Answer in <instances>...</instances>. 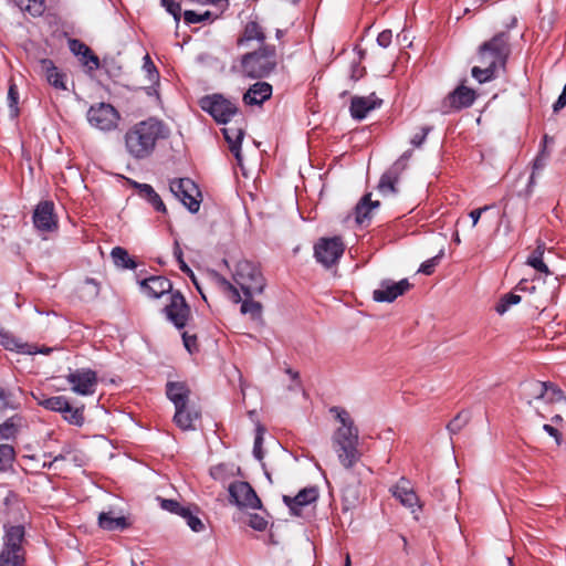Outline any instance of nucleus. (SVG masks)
<instances>
[{"instance_id": "obj_1", "label": "nucleus", "mask_w": 566, "mask_h": 566, "mask_svg": "<svg viewBox=\"0 0 566 566\" xmlns=\"http://www.w3.org/2000/svg\"><path fill=\"white\" fill-rule=\"evenodd\" d=\"M168 130L163 122L147 118L130 126L124 135L125 150L129 157L143 160L151 156L157 142L166 138Z\"/></svg>"}, {"instance_id": "obj_2", "label": "nucleus", "mask_w": 566, "mask_h": 566, "mask_svg": "<svg viewBox=\"0 0 566 566\" xmlns=\"http://www.w3.org/2000/svg\"><path fill=\"white\" fill-rule=\"evenodd\" d=\"M336 419L342 423L333 433L332 441L334 450L340 464L345 469L353 468L360 459L358 450V429L354 424L349 413L342 407H332L329 409Z\"/></svg>"}, {"instance_id": "obj_3", "label": "nucleus", "mask_w": 566, "mask_h": 566, "mask_svg": "<svg viewBox=\"0 0 566 566\" xmlns=\"http://www.w3.org/2000/svg\"><path fill=\"white\" fill-rule=\"evenodd\" d=\"M279 64L274 45L263 44L258 50L240 57V72L249 78H264L273 73Z\"/></svg>"}, {"instance_id": "obj_4", "label": "nucleus", "mask_w": 566, "mask_h": 566, "mask_svg": "<svg viewBox=\"0 0 566 566\" xmlns=\"http://www.w3.org/2000/svg\"><path fill=\"white\" fill-rule=\"evenodd\" d=\"M511 53L510 34L502 31L483 42L478 50V62L497 71L504 67Z\"/></svg>"}, {"instance_id": "obj_5", "label": "nucleus", "mask_w": 566, "mask_h": 566, "mask_svg": "<svg viewBox=\"0 0 566 566\" xmlns=\"http://www.w3.org/2000/svg\"><path fill=\"white\" fill-rule=\"evenodd\" d=\"M197 322L191 313L190 306L187 304L186 298L179 293V332L182 339L185 349L190 356H196L200 353V343L198 340V327L202 323V317L197 314Z\"/></svg>"}, {"instance_id": "obj_6", "label": "nucleus", "mask_w": 566, "mask_h": 566, "mask_svg": "<svg viewBox=\"0 0 566 566\" xmlns=\"http://www.w3.org/2000/svg\"><path fill=\"white\" fill-rule=\"evenodd\" d=\"M233 280L245 297L261 294L265 287V279L259 265L248 260L237 263Z\"/></svg>"}, {"instance_id": "obj_7", "label": "nucleus", "mask_w": 566, "mask_h": 566, "mask_svg": "<svg viewBox=\"0 0 566 566\" xmlns=\"http://www.w3.org/2000/svg\"><path fill=\"white\" fill-rule=\"evenodd\" d=\"M199 105L201 109L208 113L218 124L227 125L237 115L243 117L238 104L219 93L201 97Z\"/></svg>"}, {"instance_id": "obj_8", "label": "nucleus", "mask_w": 566, "mask_h": 566, "mask_svg": "<svg viewBox=\"0 0 566 566\" xmlns=\"http://www.w3.org/2000/svg\"><path fill=\"white\" fill-rule=\"evenodd\" d=\"M202 409L185 382L179 381V429L195 431L200 428Z\"/></svg>"}, {"instance_id": "obj_9", "label": "nucleus", "mask_w": 566, "mask_h": 566, "mask_svg": "<svg viewBox=\"0 0 566 566\" xmlns=\"http://www.w3.org/2000/svg\"><path fill=\"white\" fill-rule=\"evenodd\" d=\"M142 289L149 296L159 298L165 294L169 295V304L165 305L163 312L166 317L177 326V292H172V283L165 276H150L140 283Z\"/></svg>"}, {"instance_id": "obj_10", "label": "nucleus", "mask_w": 566, "mask_h": 566, "mask_svg": "<svg viewBox=\"0 0 566 566\" xmlns=\"http://www.w3.org/2000/svg\"><path fill=\"white\" fill-rule=\"evenodd\" d=\"M520 397L527 405H531L533 400L539 399L546 402L560 400L564 398V395L563 391L551 381L530 379L521 384Z\"/></svg>"}, {"instance_id": "obj_11", "label": "nucleus", "mask_w": 566, "mask_h": 566, "mask_svg": "<svg viewBox=\"0 0 566 566\" xmlns=\"http://www.w3.org/2000/svg\"><path fill=\"white\" fill-rule=\"evenodd\" d=\"M87 120L91 126L99 130L111 132L117 128L120 114L113 105L101 102L88 108Z\"/></svg>"}, {"instance_id": "obj_12", "label": "nucleus", "mask_w": 566, "mask_h": 566, "mask_svg": "<svg viewBox=\"0 0 566 566\" xmlns=\"http://www.w3.org/2000/svg\"><path fill=\"white\" fill-rule=\"evenodd\" d=\"M345 245L339 237L322 238L314 245V256L325 268L336 264L343 256Z\"/></svg>"}, {"instance_id": "obj_13", "label": "nucleus", "mask_w": 566, "mask_h": 566, "mask_svg": "<svg viewBox=\"0 0 566 566\" xmlns=\"http://www.w3.org/2000/svg\"><path fill=\"white\" fill-rule=\"evenodd\" d=\"M71 390L81 396H91L97 386V374L90 368H78L65 376Z\"/></svg>"}, {"instance_id": "obj_14", "label": "nucleus", "mask_w": 566, "mask_h": 566, "mask_svg": "<svg viewBox=\"0 0 566 566\" xmlns=\"http://www.w3.org/2000/svg\"><path fill=\"white\" fill-rule=\"evenodd\" d=\"M476 99V92L473 88L461 84L450 92L441 102V112L450 114L455 111L471 107Z\"/></svg>"}, {"instance_id": "obj_15", "label": "nucleus", "mask_w": 566, "mask_h": 566, "mask_svg": "<svg viewBox=\"0 0 566 566\" xmlns=\"http://www.w3.org/2000/svg\"><path fill=\"white\" fill-rule=\"evenodd\" d=\"M32 221L39 232L50 233L56 231L59 228V219L53 201H40L34 208Z\"/></svg>"}, {"instance_id": "obj_16", "label": "nucleus", "mask_w": 566, "mask_h": 566, "mask_svg": "<svg viewBox=\"0 0 566 566\" xmlns=\"http://www.w3.org/2000/svg\"><path fill=\"white\" fill-rule=\"evenodd\" d=\"M228 491L230 501L238 507H249L253 510H259L262 507L261 500L248 482H233L229 485Z\"/></svg>"}, {"instance_id": "obj_17", "label": "nucleus", "mask_w": 566, "mask_h": 566, "mask_svg": "<svg viewBox=\"0 0 566 566\" xmlns=\"http://www.w3.org/2000/svg\"><path fill=\"white\" fill-rule=\"evenodd\" d=\"M203 195L198 184L190 178H179V202L191 214L200 211Z\"/></svg>"}, {"instance_id": "obj_18", "label": "nucleus", "mask_w": 566, "mask_h": 566, "mask_svg": "<svg viewBox=\"0 0 566 566\" xmlns=\"http://www.w3.org/2000/svg\"><path fill=\"white\" fill-rule=\"evenodd\" d=\"M411 287L408 279L398 282L386 279L379 283V287L373 292L374 301L378 303H391L398 296L405 294Z\"/></svg>"}, {"instance_id": "obj_19", "label": "nucleus", "mask_w": 566, "mask_h": 566, "mask_svg": "<svg viewBox=\"0 0 566 566\" xmlns=\"http://www.w3.org/2000/svg\"><path fill=\"white\" fill-rule=\"evenodd\" d=\"M241 123H244L243 117H241ZM221 132L229 146V150L234 156L238 165H241L243 160L241 146L245 135V126L235 120L233 125L223 127Z\"/></svg>"}, {"instance_id": "obj_20", "label": "nucleus", "mask_w": 566, "mask_h": 566, "mask_svg": "<svg viewBox=\"0 0 566 566\" xmlns=\"http://www.w3.org/2000/svg\"><path fill=\"white\" fill-rule=\"evenodd\" d=\"M390 492L392 496L398 500L401 505L409 509L411 513L421 509L419 497L406 478H401L397 484L391 486Z\"/></svg>"}, {"instance_id": "obj_21", "label": "nucleus", "mask_w": 566, "mask_h": 566, "mask_svg": "<svg viewBox=\"0 0 566 566\" xmlns=\"http://www.w3.org/2000/svg\"><path fill=\"white\" fill-rule=\"evenodd\" d=\"M318 499L316 486L304 488L295 496L283 495V502L289 507L292 515L300 516L301 510Z\"/></svg>"}, {"instance_id": "obj_22", "label": "nucleus", "mask_w": 566, "mask_h": 566, "mask_svg": "<svg viewBox=\"0 0 566 566\" xmlns=\"http://www.w3.org/2000/svg\"><path fill=\"white\" fill-rule=\"evenodd\" d=\"M382 99L378 98L375 93L368 96H354L350 102V116L356 120H363L373 109L380 107Z\"/></svg>"}, {"instance_id": "obj_23", "label": "nucleus", "mask_w": 566, "mask_h": 566, "mask_svg": "<svg viewBox=\"0 0 566 566\" xmlns=\"http://www.w3.org/2000/svg\"><path fill=\"white\" fill-rule=\"evenodd\" d=\"M69 49L78 57L81 64L90 71L99 69L101 64L98 56L83 41L78 39H69Z\"/></svg>"}, {"instance_id": "obj_24", "label": "nucleus", "mask_w": 566, "mask_h": 566, "mask_svg": "<svg viewBox=\"0 0 566 566\" xmlns=\"http://www.w3.org/2000/svg\"><path fill=\"white\" fill-rule=\"evenodd\" d=\"M273 93L272 85L268 82L259 81L252 84L243 94L242 101L248 106H261L271 98Z\"/></svg>"}, {"instance_id": "obj_25", "label": "nucleus", "mask_w": 566, "mask_h": 566, "mask_svg": "<svg viewBox=\"0 0 566 566\" xmlns=\"http://www.w3.org/2000/svg\"><path fill=\"white\" fill-rule=\"evenodd\" d=\"M403 170L405 164L402 160H396L391 167L381 175L378 182V190L384 195L396 193V184Z\"/></svg>"}, {"instance_id": "obj_26", "label": "nucleus", "mask_w": 566, "mask_h": 566, "mask_svg": "<svg viewBox=\"0 0 566 566\" xmlns=\"http://www.w3.org/2000/svg\"><path fill=\"white\" fill-rule=\"evenodd\" d=\"M3 545L2 547L19 551H25V530L22 525H9L3 526Z\"/></svg>"}, {"instance_id": "obj_27", "label": "nucleus", "mask_w": 566, "mask_h": 566, "mask_svg": "<svg viewBox=\"0 0 566 566\" xmlns=\"http://www.w3.org/2000/svg\"><path fill=\"white\" fill-rule=\"evenodd\" d=\"M40 67L45 76L48 83L56 90H66L65 78L66 75L59 71L54 62L50 59H42L40 61Z\"/></svg>"}, {"instance_id": "obj_28", "label": "nucleus", "mask_w": 566, "mask_h": 566, "mask_svg": "<svg viewBox=\"0 0 566 566\" xmlns=\"http://www.w3.org/2000/svg\"><path fill=\"white\" fill-rule=\"evenodd\" d=\"M0 345L8 350H14L20 354L34 355L36 345L21 342L13 334L0 327Z\"/></svg>"}, {"instance_id": "obj_29", "label": "nucleus", "mask_w": 566, "mask_h": 566, "mask_svg": "<svg viewBox=\"0 0 566 566\" xmlns=\"http://www.w3.org/2000/svg\"><path fill=\"white\" fill-rule=\"evenodd\" d=\"M201 511L198 506H181L179 505V517L185 520L186 524L192 532L200 533L205 531L206 525L200 517Z\"/></svg>"}, {"instance_id": "obj_30", "label": "nucleus", "mask_w": 566, "mask_h": 566, "mask_svg": "<svg viewBox=\"0 0 566 566\" xmlns=\"http://www.w3.org/2000/svg\"><path fill=\"white\" fill-rule=\"evenodd\" d=\"M98 526L105 531H124L130 526V522L125 516H115L112 511L102 512L98 515Z\"/></svg>"}, {"instance_id": "obj_31", "label": "nucleus", "mask_w": 566, "mask_h": 566, "mask_svg": "<svg viewBox=\"0 0 566 566\" xmlns=\"http://www.w3.org/2000/svg\"><path fill=\"white\" fill-rule=\"evenodd\" d=\"M265 33L262 27L256 21H249L242 34L237 40L239 48L244 46L250 41H258L261 45L265 44Z\"/></svg>"}, {"instance_id": "obj_32", "label": "nucleus", "mask_w": 566, "mask_h": 566, "mask_svg": "<svg viewBox=\"0 0 566 566\" xmlns=\"http://www.w3.org/2000/svg\"><path fill=\"white\" fill-rule=\"evenodd\" d=\"M379 206L380 202L378 200H371L370 193H366L365 196H363V198L358 201V203L355 207L356 222L361 226L365 222L369 221L371 218L373 210L378 208Z\"/></svg>"}, {"instance_id": "obj_33", "label": "nucleus", "mask_w": 566, "mask_h": 566, "mask_svg": "<svg viewBox=\"0 0 566 566\" xmlns=\"http://www.w3.org/2000/svg\"><path fill=\"white\" fill-rule=\"evenodd\" d=\"M133 187L137 189V193L146 199L157 211L166 212V206L159 195L148 184L132 182Z\"/></svg>"}, {"instance_id": "obj_34", "label": "nucleus", "mask_w": 566, "mask_h": 566, "mask_svg": "<svg viewBox=\"0 0 566 566\" xmlns=\"http://www.w3.org/2000/svg\"><path fill=\"white\" fill-rule=\"evenodd\" d=\"M22 427V417L14 415L0 424V440H15L20 428Z\"/></svg>"}, {"instance_id": "obj_35", "label": "nucleus", "mask_w": 566, "mask_h": 566, "mask_svg": "<svg viewBox=\"0 0 566 566\" xmlns=\"http://www.w3.org/2000/svg\"><path fill=\"white\" fill-rule=\"evenodd\" d=\"M184 21L187 25L196 24V23H212L221 17L220 13H216L209 10L203 12H198L195 10H185L184 11Z\"/></svg>"}, {"instance_id": "obj_36", "label": "nucleus", "mask_w": 566, "mask_h": 566, "mask_svg": "<svg viewBox=\"0 0 566 566\" xmlns=\"http://www.w3.org/2000/svg\"><path fill=\"white\" fill-rule=\"evenodd\" d=\"M235 471L239 472L240 468L235 467L233 463H219L212 465L209 470V473L214 481L224 483L234 476Z\"/></svg>"}, {"instance_id": "obj_37", "label": "nucleus", "mask_w": 566, "mask_h": 566, "mask_svg": "<svg viewBox=\"0 0 566 566\" xmlns=\"http://www.w3.org/2000/svg\"><path fill=\"white\" fill-rule=\"evenodd\" d=\"M25 564V551L14 552L9 548L2 547L0 551V566H24Z\"/></svg>"}, {"instance_id": "obj_38", "label": "nucleus", "mask_w": 566, "mask_h": 566, "mask_svg": "<svg viewBox=\"0 0 566 566\" xmlns=\"http://www.w3.org/2000/svg\"><path fill=\"white\" fill-rule=\"evenodd\" d=\"M14 4L32 17H40L45 10L44 0H13Z\"/></svg>"}, {"instance_id": "obj_39", "label": "nucleus", "mask_w": 566, "mask_h": 566, "mask_svg": "<svg viewBox=\"0 0 566 566\" xmlns=\"http://www.w3.org/2000/svg\"><path fill=\"white\" fill-rule=\"evenodd\" d=\"M212 275H213L214 282L217 283V285L219 286V289L222 292L229 294V296L231 297V300L234 303L241 302V295H240L239 290L228 279H226L224 276H222L221 274H219L217 272H213Z\"/></svg>"}, {"instance_id": "obj_40", "label": "nucleus", "mask_w": 566, "mask_h": 566, "mask_svg": "<svg viewBox=\"0 0 566 566\" xmlns=\"http://www.w3.org/2000/svg\"><path fill=\"white\" fill-rule=\"evenodd\" d=\"M111 256L116 266L123 269H135L137 265L128 252L122 247H115L111 252Z\"/></svg>"}, {"instance_id": "obj_41", "label": "nucleus", "mask_w": 566, "mask_h": 566, "mask_svg": "<svg viewBox=\"0 0 566 566\" xmlns=\"http://www.w3.org/2000/svg\"><path fill=\"white\" fill-rule=\"evenodd\" d=\"M262 304L253 301L252 297H245L243 301L241 300V313L250 315L254 321L262 319Z\"/></svg>"}, {"instance_id": "obj_42", "label": "nucleus", "mask_w": 566, "mask_h": 566, "mask_svg": "<svg viewBox=\"0 0 566 566\" xmlns=\"http://www.w3.org/2000/svg\"><path fill=\"white\" fill-rule=\"evenodd\" d=\"M39 405L48 410L63 412L69 408V400L63 396H54L39 401Z\"/></svg>"}, {"instance_id": "obj_43", "label": "nucleus", "mask_w": 566, "mask_h": 566, "mask_svg": "<svg viewBox=\"0 0 566 566\" xmlns=\"http://www.w3.org/2000/svg\"><path fill=\"white\" fill-rule=\"evenodd\" d=\"M471 75L480 84H483L493 81L496 77V71L480 64L472 67Z\"/></svg>"}, {"instance_id": "obj_44", "label": "nucleus", "mask_w": 566, "mask_h": 566, "mask_svg": "<svg viewBox=\"0 0 566 566\" xmlns=\"http://www.w3.org/2000/svg\"><path fill=\"white\" fill-rule=\"evenodd\" d=\"M63 418L71 424L81 427L84 423V407L75 408L69 402V408L62 412Z\"/></svg>"}, {"instance_id": "obj_45", "label": "nucleus", "mask_w": 566, "mask_h": 566, "mask_svg": "<svg viewBox=\"0 0 566 566\" xmlns=\"http://www.w3.org/2000/svg\"><path fill=\"white\" fill-rule=\"evenodd\" d=\"M15 459V450L11 444H0V471L7 470Z\"/></svg>"}, {"instance_id": "obj_46", "label": "nucleus", "mask_w": 566, "mask_h": 566, "mask_svg": "<svg viewBox=\"0 0 566 566\" xmlns=\"http://www.w3.org/2000/svg\"><path fill=\"white\" fill-rule=\"evenodd\" d=\"M470 420V415L467 411L459 412L447 426L450 434H457L461 431L463 427L468 424Z\"/></svg>"}, {"instance_id": "obj_47", "label": "nucleus", "mask_w": 566, "mask_h": 566, "mask_svg": "<svg viewBox=\"0 0 566 566\" xmlns=\"http://www.w3.org/2000/svg\"><path fill=\"white\" fill-rule=\"evenodd\" d=\"M526 264L535 269L536 271L544 273L545 275H551L552 272L549 271L548 266L543 261V255L539 251H533L526 261Z\"/></svg>"}, {"instance_id": "obj_48", "label": "nucleus", "mask_w": 566, "mask_h": 566, "mask_svg": "<svg viewBox=\"0 0 566 566\" xmlns=\"http://www.w3.org/2000/svg\"><path fill=\"white\" fill-rule=\"evenodd\" d=\"M521 302V296L515 293H507L495 306L497 314L503 315L512 305H516Z\"/></svg>"}, {"instance_id": "obj_49", "label": "nucleus", "mask_w": 566, "mask_h": 566, "mask_svg": "<svg viewBox=\"0 0 566 566\" xmlns=\"http://www.w3.org/2000/svg\"><path fill=\"white\" fill-rule=\"evenodd\" d=\"M143 71L145 72V75L148 77L150 84L158 82L159 73L148 54L144 56Z\"/></svg>"}, {"instance_id": "obj_50", "label": "nucleus", "mask_w": 566, "mask_h": 566, "mask_svg": "<svg viewBox=\"0 0 566 566\" xmlns=\"http://www.w3.org/2000/svg\"><path fill=\"white\" fill-rule=\"evenodd\" d=\"M443 254H444L443 250H440V252L437 255L426 260L423 263H421L418 272L426 274V275L432 274L436 266L439 264L441 258L443 256Z\"/></svg>"}, {"instance_id": "obj_51", "label": "nucleus", "mask_w": 566, "mask_h": 566, "mask_svg": "<svg viewBox=\"0 0 566 566\" xmlns=\"http://www.w3.org/2000/svg\"><path fill=\"white\" fill-rule=\"evenodd\" d=\"M264 429L261 426L256 428V434L253 443V455L256 460L262 461L264 453L262 450Z\"/></svg>"}, {"instance_id": "obj_52", "label": "nucleus", "mask_w": 566, "mask_h": 566, "mask_svg": "<svg viewBox=\"0 0 566 566\" xmlns=\"http://www.w3.org/2000/svg\"><path fill=\"white\" fill-rule=\"evenodd\" d=\"M8 101L11 112L14 116H18V102H19V92L17 85L14 83L10 84L8 90Z\"/></svg>"}, {"instance_id": "obj_53", "label": "nucleus", "mask_w": 566, "mask_h": 566, "mask_svg": "<svg viewBox=\"0 0 566 566\" xmlns=\"http://www.w3.org/2000/svg\"><path fill=\"white\" fill-rule=\"evenodd\" d=\"M249 526L258 532H263L268 527V521L265 517L261 516L258 513L250 514L249 516Z\"/></svg>"}, {"instance_id": "obj_54", "label": "nucleus", "mask_w": 566, "mask_h": 566, "mask_svg": "<svg viewBox=\"0 0 566 566\" xmlns=\"http://www.w3.org/2000/svg\"><path fill=\"white\" fill-rule=\"evenodd\" d=\"M431 127L430 126H423L421 127L420 132L415 134L411 138L410 143L415 147H420L427 139L428 134L430 133Z\"/></svg>"}, {"instance_id": "obj_55", "label": "nucleus", "mask_w": 566, "mask_h": 566, "mask_svg": "<svg viewBox=\"0 0 566 566\" xmlns=\"http://www.w3.org/2000/svg\"><path fill=\"white\" fill-rule=\"evenodd\" d=\"M84 289L87 290L90 297H96L99 294V283L95 279H85Z\"/></svg>"}, {"instance_id": "obj_56", "label": "nucleus", "mask_w": 566, "mask_h": 566, "mask_svg": "<svg viewBox=\"0 0 566 566\" xmlns=\"http://www.w3.org/2000/svg\"><path fill=\"white\" fill-rule=\"evenodd\" d=\"M167 397L175 403L177 407V384L174 381L167 382ZM172 421H177V409L172 416Z\"/></svg>"}, {"instance_id": "obj_57", "label": "nucleus", "mask_w": 566, "mask_h": 566, "mask_svg": "<svg viewBox=\"0 0 566 566\" xmlns=\"http://www.w3.org/2000/svg\"><path fill=\"white\" fill-rule=\"evenodd\" d=\"M392 41V32L389 29L381 31L377 36V44L384 49H387Z\"/></svg>"}, {"instance_id": "obj_58", "label": "nucleus", "mask_w": 566, "mask_h": 566, "mask_svg": "<svg viewBox=\"0 0 566 566\" xmlns=\"http://www.w3.org/2000/svg\"><path fill=\"white\" fill-rule=\"evenodd\" d=\"M543 430H544L548 436H551L552 438H554L555 442H556L558 446L562 443L563 436H562V433L558 431V429H556L554 426L548 424V423H545V424L543 426Z\"/></svg>"}, {"instance_id": "obj_59", "label": "nucleus", "mask_w": 566, "mask_h": 566, "mask_svg": "<svg viewBox=\"0 0 566 566\" xmlns=\"http://www.w3.org/2000/svg\"><path fill=\"white\" fill-rule=\"evenodd\" d=\"M492 208V206L490 205H486V206H483L481 208H478V209H474L472 210L470 213H469V217L471 218L472 220V226L475 227L481 218V214L488 210H490Z\"/></svg>"}, {"instance_id": "obj_60", "label": "nucleus", "mask_w": 566, "mask_h": 566, "mask_svg": "<svg viewBox=\"0 0 566 566\" xmlns=\"http://www.w3.org/2000/svg\"><path fill=\"white\" fill-rule=\"evenodd\" d=\"M157 500L160 502L161 509L170 512V513H177V500H166L163 497H157Z\"/></svg>"}, {"instance_id": "obj_61", "label": "nucleus", "mask_w": 566, "mask_h": 566, "mask_svg": "<svg viewBox=\"0 0 566 566\" xmlns=\"http://www.w3.org/2000/svg\"><path fill=\"white\" fill-rule=\"evenodd\" d=\"M546 155L545 151L542 150L539 155L536 156V158L533 161V171L542 170L546 165Z\"/></svg>"}, {"instance_id": "obj_62", "label": "nucleus", "mask_w": 566, "mask_h": 566, "mask_svg": "<svg viewBox=\"0 0 566 566\" xmlns=\"http://www.w3.org/2000/svg\"><path fill=\"white\" fill-rule=\"evenodd\" d=\"M160 3L177 21V4L175 0H160Z\"/></svg>"}, {"instance_id": "obj_63", "label": "nucleus", "mask_w": 566, "mask_h": 566, "mask_svg": "<svg viewBox=\"0 0 566 566\" xmlns=\"http://www.w3.org/2000/svg\"><path fill=\"white\" fill-rule=\"evenodd\" d=\"M179 270H180V271H182L184 273H186V274L190 275V276H191V279H192V281H193V283H195L196 285H198V284H197V282H196V280H195V276H193V273H192L191 269H190V268L188 266V264L184 261L182 255H181V251H180V250H179ZM197 287L199 289V286H197Z\"/></svg>"}, {"instance_id": "obj_64", "label": "nucleus", "mask_w": 566, "mask_h": 566, "mask_svg": "<svg viewBox=\"0 0 566 566\" xmlns=\"http://www.w3.org/2000/svg\"><path fill=\"white\" fill-rule=\"evenodd\" d=\"M363 73H364V69H361L358 64H353L352 65L350 78L354 82H356L359 78H361L363 77Z\"/></svg>"}]
</instances>
